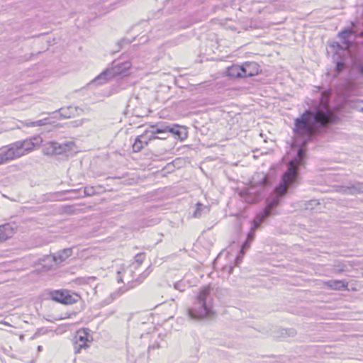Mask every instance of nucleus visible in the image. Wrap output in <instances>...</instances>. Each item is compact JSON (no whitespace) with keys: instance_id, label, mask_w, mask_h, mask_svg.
<instances>
[{"instance_id":"nucleus-26","label":"nucleus","mask_w":363,"mask_h":363,"mask_svg":"<svg viewBox=\"0 0 363 363\" xmlns=\"http://www.w3.org/2000/svg\"><path fill=\"white\" fill-rule=\"evenodd\" d=\"M326 284L334 290H343L347 288V283L342 280H330Z\"/></svg>"},{"instance_id":"nucleus-11","label":"nucleus","mask_w":363,"mask_h":363,"mask_svg":"<svg viewBox=\"0 0 363 363\" xmlns=\"http://www.w3.org/2000/svg\"><path fill=\"white\" fill-rule=\"evenodd\" d=\"M358 35L352 28H347L338 33V37L341 43L345 45V48H350L356 40Z\"/></svg>"},{"instance_id":"nucleus-31","label":"nucleus","mask_w":363,"mask_h":363,"mask_svg":"<svg viewBox=\"0 0 363 363\" xmlns=\"http://www.w3.org/2000/svg\"><path fill=\"white\" fill-rule=\"evenodd\" d=\"M145 258V254L144 252H140L137 254L134 257V262H133L130 265L134 264V268L137 269L140 266V264L143 262Z\"/></svg>"},{"instance_id":"nucleus-8","label":"nucleus","mask_w":363,"mask_h":363,"mask_svg":"<svg viewBox=\"0 0 363 363\" xmlns=\"http://www.w3.org/2000/svg\"><path fill=\"white\" fill-rule=\"evenodd\" d=\"M74 143L72 141H64L62 143L50 141L43 145V152L48 156H69L74 152Z\"/></svg>"},{"instance_id":"nucleus-3","label":"nucleus","mask_w":363,"mask_h":363,"mask_svg":"<svg viewBox=\"0 0 363 363\" xmlns=\"http://www.w3.org/2000/svg\"><path fill=\"white\" fill-rule=\"evenodd\" d=\"M297 178L296 167L294 162H289L287 170L282 177V182L275 190V194L269 197L266 201V206L263 211L269 216L276 215V208L279 205L281 197L287 191L289 185L292 184Z\"/></svg>"},{"instance_id":"nucleus-46","label":"nucleus","mask_w":363,"mask_h":363,"mask_svg":"<svg viewBox=\"0 0 363 363\" xmlns=\"http://www.w3.org/2000/svg\"><path fill=\"white\" fill-rule=\"evenodd\" d=\"M228 257L229 256H233L232 253L231 252H228Z\"/></svg>"},{"instance_id":"nucleus-40","label":"nucleus","mask_w":363,"mask_h":363,"mask_svg":"<svg viewBox=\"0 0 363 363\" xmlns=\"http://www.w3.org/2000/svg\"><path fill=\"white\" fill-rule=\"evenodd\" d=\"M220 259V256H218L217 258L215 259L214 264H217L218 261Z\"/></svg>"},{"instance_id":"nucleus-43","label":"nucleus","mask_w":363,"mask_h":363,"mask_svg":"<svg viewBox=\"0 0 363 363\" xmlns=\"http://www.w3.org/2000/svg\"><path fill=\"white\" fill-rule=\"evenodd\" d=\"M160 137H166V138H167L165 135L166 134H160ZM157 137H159V135H157Z\"/></svg>"},{"instance_id":"nucleus-19","label":"nucleus","mask_w":363,"mask_h":363,"mask_svg":"<svg viewBox=\"0 0 363 363\" xmlns=\"http://www.w3.org/2000/svg\"><path fill=\"white\" fill-rule=\"evenodd\" d=\"M72 255V248H65L62 251L58 252L57 254L52 256L54 262L57 264H60L63 262L66 259Z\"/></svg>"},{"instance_id":"nucleus-14","label":"nucleus","mask_w":363,"mask_h":363,"mask_svg":"<svg viewBox=\"0 0 363 363\" xmlns=\"http://www.w3.org/2000/svg\"><path fill=\"white\" fill-rule=\"evenodd\" d=\"M241 197L247 203H256L259 200L260 194L257 191H254L252 187L245 188L240 193Z\"/></svg>"},{"instance_id":"nucleus-32","label":"nucleus","mask_w":363,"mask_h":363,"mask_svg":"<svg viewBox=\"0 0 363 363\" xmlns=\"http://www.w3.org/2000/svg\"><path fill=\"white\" fill-rule=\"evenodd\" d=\"M174 287L180 292H184L189 288V284L185 281L180 280L174 284Z\"/></svg>"},{"instance_id":"nucleus-25","label":"nucleus","mask_w":363,"mask_h":363,"mask_svg":"<svg viewBox=\"0 0 363 363\" xmlns=\"http://www.w3.org/2000/svg\"><path fill=\"white\" fill-rule=\"evenodd\" d=\"M330 47L333 48L335 50V53L333 55L337 56H347L349 54L348 49L349 48H345V45L343 44H340L338 42H333Z\"/></svg>"},{"instance_id":"nucleus-44","label":"nucleus","mask_w":363,"mask_h":363,"mask_svg":"<svg viewBox=\"0 0 363 363\" xmlns=\"http://www.w3.org/2000/svg\"><path fill=\"white\" fill-rule=\"evenodd\" d=\"M266 181H267V178H266V177H264V178L263 179L262 184H264V183L266 182Z\"/></svg>"},{"instance_id":"nucleus-1","label":"nucleus","mask_w":363,"mask_h":363,"mask_svg":"<svg viewBox=\"0 0 363 363\" xmlns=\"http://www.w3.org/2000/svg\"><path fill=\"white\" fill-rule=\"evenodd\" d=\"M331 94L330 89L322 91L318 104L305 110L294 120L293 133L296 137L311 138L338 120L330 106Z\"/></svg>"},{"instance_id":"nucleus-45","label":"nucleus","mask_w":363,"mask_h":363,"mask_svg":"<svg viewBox=\"0 0 363 363\" xmlns=\"http://www.w3.org/2000/svg\"><path fill=\"white\" fill-rule=\"evenodd\" d=\"M231 271H232V267H230V269H228V274H230L231 273Z\"/></svg>"},{"instance_id":"nucleus-9","label":"nucleus","mask_w":363,"mask_h":363,"mask_svg":"<svg viewBox=\"0 0 363 363\" xmlns=\"http://www.w3.org/2000/svg\"><path fill=\"white\" fill-rule=\"evenodd\" d=\"M150 129L152 130L155 135H157V134L172 133L180 140H183L186 138V133L184 132V128L176 123L161 121L150 124Z\"/></svg>"},{"instance_id":"nucleus-36","label":"nucleus","mask_w":363,"mask_h":363,"mask_svg":"<svg viewBox=\"0 0 363 363\" xmlns=\"http://www.w3.org/2000/svg\"><path fill=\"white\" fill-rule=\"evenodd\" d=\"M95 194V190L92 186H86L84 189V196H91Z\"/></svg>"},{"instance_id":"nucleus-20","label":"nucleus","mask_w":363,"mask_h":363,"mask_svg":"<svg viewBox=\"0 0 363 363\" xmlns=\"http://www.w3.org/2000/svg\"><path fill=\"white\" fill-rule=\"evenodd\" d=\"M89 329H80L77 332L75 339L77 341L87 343L92 341V336L89 333Z\"/></svg>"},{"instance_id":"nucleus-18","label":"nucleus","mask_w":363,"mask_h":363,"mask_svg":"<svg viewBox=\"0 0 363 363\" xmlns=\"http://www.w3.org/2000/svg\"><path fill=\"white\" fill-rule=\"evenodd\" d=\"M210 211V206L208 205H203L201 202H197L195 205V209L192 213V216L195 218H199L202 216L208 213Z\"/></svg>"},{"instance_id":"nucleus-37","label":"nucleus","mask_w":363,"mask_h":363,"mask_svg":"<svg viewBox=\"0 0 363 363\" xmlns=\"http://www.w3.org/2000/svg\"><path fill=\"white\" fill-rule=\"evenodd\" d=\"M117 281L118 283H121V282H124V277H123V270L121 271H118V273H117Z\"/></svg>"},{"instance_id":"nucleus-34","label":"nucleus","mask_w":363,"mask_h":363,"mask_svg":"<svg viewBox=\"0 0 363 363\" xmlns=\"http://www.w3.org/2000/svg\"><path fill=\"white\" fill-rule=\"evenodd\" d=\"M89 347L87 343L82 342L75 340L74 343V350L75 353H79L82 349H86Z\"/></svg>"},{"instance_id":"nucleus-2","label":"nucleus","mask_w":363,"mask_h":363,"mask_svg":"<svg viewBox=\"0 0 363 363\" xmlns=\"http://www.w3.org/2000/svg\"><path fill=\"white\" fill-rule=\"evenodd\" d=\"M214 291L210 286H204L194 298L187 310L189 317L195 320L211 318L214 313Z\"/></svg>"},{"instance_id":"nucleus-12","label":"nucleus","mask_w":363,"mask_h":363,"mask_svg":"<svg viewBox=\"0 0 363 363\" xmlns=\"http://www.w3.org/2000/svg\"><path fill=\"white\" fill-rule=\"evenodd\" d=\"M242 77H253L258 74L259 66L255 62H247L241 65Z\"/></svg>"},{"instance_id":"nucleus-39","label":"nucleus","mask_w":363,"mask_h":363,"mask_svg":"<svg viewBox=\"0 0 363 363\" xmlns=\"http://www.w3.org/2000/svg\"><path fill=\"white\" fill-rule=\"evenodd\" d=\"M173 165L169 163L166 166V168L169 169V170H172Z\"/></svg>"},{"instance_id":"nucleus-13","label":"nucleus","mask_w":363,"mask_h":363,"mask_svg":"<svg viewBox=\"0 0 363 363\" xmlns=\"http://www.w3.org/2000/svg\"><path fill=\"white\" fill-rule=\"evenodd\" d=\"M352 73L357 77H363V54L354 57L352 64Z\"/></svg>"},{"instance_id":"nucleus-7","label":"nucleus","mask_w":363,"mask_h":363,"mask_svg":"<svg viewBox=\"0 0 363 363\" xmlns=\"http://www.w3.org/2000/svg\"><path fill=\"white\" fill-rule=\"evenodd\" d=\"M134 267V264L130 265L122 269L124 279L127 281V284L125 286L120 287L118 289L111 294L109 298L107 299L108 303L118 298L127 291L134 288L136 285L140 284L144 280L145 277H143L142 274H140L136 279H134V269H135Z\"/></svg>"},{"instance_id":"nucleus-29","label":"nucleus","mask_w":363,"mask_h":363,"mask_svg":"<svg viewBox=\"0 0 363 363\" xmlns=\"http://www.w3.org/2000/svg\"><path fill=\"white\" fill-rule=\"evenodd\" d=\"M145 147H146V145L144 143V142L140 140V138L137 136L134 140V143L132 145L133 151L134 152H140Z\"/></svg>"},{"instance_id":"nucleus-28","label":"nucleus","mask_w":363,"mask_h":363,"mask_svg":"<svg viewBox=\"0 0 363 363\" xmlns=\"http://www.w3.org/2000/svg\"><path fill=\"white\" fill-rule=\"evenodd\" d=\"M49 123H50L49 118H45L35 121H26L24 122L25 125L28 127L43 126Z\"/></svg>"},{"instance_id":"nucleus-4","label":"nucleus","mask_w":363,"mask_h":363,"mask_svg":"<svg viewBox=\"0 0 363 363\" xmlns=\"http://www.w3.org/2000/svg\"><path fill=\"white\" fill-rule=\"evenodd\" d=\"M131 67V63L129 61L119 62L113 61L112 67L106 69L95 77L89 85H101L106 83L111 79L118 76H127L129 74V69Z\"/></svg>"},{"instance_id":"nucleus-22","label":"nucleus","mask_w":363,"mask_h":363,"mask_svg":"<svg viewBox=\"0 0 363 363\" xmlns=\"http://www.w3.org/2000/svg\"><path fill=\"white\" fill-rule=\"evenodd\" d=\"M138 137L142 140L143 142L146 145V146L149 144V143L153 140L160 139V140H165L166 137H157L155 135L152 130L150 129L146 130L144 133L138 135Z\"/></svg>"},{"instance_id":"nucleus-41","label":"nucleus","mask_w":363,"mask_h":363,"mask_svg":"<svg viewBox=\"0 0 363 363\" xmlns=\"http://www.w3.org/2000/svg\"><path fill=\"white\" fill-rule=\"evenodd\" d=\"M42 350H43V347H42L41 345H39V346L38 347V351H42Z\"/></svg>"},{"instance_id":"nucleus-24","label":"nucleus","mask_w":363,"mask_h":363,"mask_svg":"<svg viewBox=\"0 0 363 363\" xmlns=\"http://www.w3.org/2000/svg\"><path fill=\"white\" fill-rule=\"evenodd\" d=\"M14 160L9 145L0 149V164Z\"/></svg>"},{"instance_id":"nucleus-15","label":"nucleus","mask_w":363,"mask_h":363,"mask_svg":"<svg viewBox=\"0 0 363 363\" xmlns=\"http://www.w3.org/2000/svg\"><path fill=\"white\" fill-rule=\"evenodd\" d=\"M16 228L10 223L0 225V243L11 238L15 233Z\"/></svg>"},{"instance_id":"nucleus-30","label":"nucleus","mask_w":363,"mask_h":363,"mask_svg":"<svg viewBox=\"0 0 363 363\" xmlns=\"http://www.w3.org/2000/svg\"><path fill=\"white\" fill-rule=\"evenodd\" d=\"M140 224L138 225H135L134 228L139 230L140 228H145L148 226H152L156 224V220L154 219L150 218H143L140 220Z\"/></svg>"},{"instance_id":"nucleus-33","label":"nucleus","mask_w":363,"mask_h":363,"mask_svg":"<svg viewBox=\"0 0 363 363\" xmlns=\"http://www.w3.org/2000/svg\"><path fill=\"white\" fill-rule=\"evenodd\" d=\"M346 265L342 262H335L333 270L336 273H342L345 271Z\"/></svg>"},{"instance_id":"nucleus-27","label":"nucleus","mask_w":363,"mask_h":363,"mask_svg":"<svg viewBox=\"0 0 363 363\" xmlns=\"http://www.w3.org/2000/svg\"><path fill=\"white\" fill-rule=\"evenodd\" d=\"M228 77L242 78V72L241 65H233L228 66Z\"/></svg>"},{"instance_id":"nucleus-17","label":"nucleus","mask_w":363,"mask_h":363,"mask_svg":"<svg viewBox=\"0 0 363 363\" xmlns=\"http://www.w3.org/2000/svg\"><path fill=\"white\" fill-rule=\"evenodd\" d=\"M306 143H303L302 145L298 147L297 150L296 155L295 158L291 160V162H294L296 167V172L298 173V166L303 164V160L306 156Z\"/></svg>"},{"instance_id":"nucleus-5","label":"nucleus","mask_w":363,"mask_h":363,"mask_svg":"<svg viewBox=\"0 0 363 363\" xmlns=\"http://www.w3.org/2000/svg\"><path fill=\"white\" fill-rule=\"evenodd\" d=\"M270 216L267 213H264L262 211L257 213L252 222V226L250 232L247 233L245 241L240 246L238 254L235 257V266H238L242 261L243 257L245 255V252L250 247L251 242L253 241L255 237V231L257 229L262 223H263Z\"/></svg>"},{"instance_id":"nucleus-21","label":"nucleus","mask_w":363,"mask_h":363,"mask_svg":"<svg viewBox=\"0 0 363 363\" xmlns=\"http://www.w3.org/2000/svg\"><path fill=\"white\" fill-rule=\"evenodd\" d=\"M77 111V107H73L70 106L67 108H61L57 111L55 112V113H59L60 116L63 118H69L74 117Z\"/></svg>"},{"instance_id":"nucleus-42","label":"nucleus","mask_w":363,"mask_h":363,"mask_svg":"<svg viewBox=\"0 0 363 363\" xmlns=\"http://www.w3.org/2000/svg\"><path fill=\"white\" fill-rule=\"evenodd\" d=\"M67 192L77 193V190H69V191H67Z\"/></svg>"},{"instance_id":"nucleus-10","label":"nucleus","mask_w":363,"mask_h":363,"mask_svg":"<svg viewBox=\"0 0 363 363\" xmlns=\"http://www.w3.org/2000/svg\"><path fill=\"white\" fill-rule=\"evenodd\" d=\"M52 300L65 304H72L77 302V297L70 295L67 291H54L50 294Z\"/></svg>"},{"instance_id":"nucleus-38","label":"nucleus","mask_w":363,"mask_h":363,"mask_svg":"<svg viewBox=\"0 0 363 363\" xmlns=\"http://www.w3.org/2000/svg\"><path fill=\"white\" fill-rule=\"evenodd\" d=\"M160 347V345L157 342H155L154 344H152V345H150L149 347H148V352H150V350H155V349H158Z\"/></svg>"},{"instance_id":"nucleus-23","label":"nucleus","mask_w":363,"mask_h":363,"mask_svg":"<svg viewBox=\"0 0 363 363\" xmlns=\"http://www.w3.org/2000/svg\"><path fill=\"white\" fill-rule=\"evenodd\" d=\"M347 56H337L333 55V62L335 63V72L338 75L345 67V60Z\"/></svg>"},{"instance_id":"nucleus-16","label":"nucleus","mask_w":363,"mask_h":363,"mask_svg":"<svg viewBox=\"0 0 363 363\" xmlns=\"http://www.w3.org/2000/svg\"><path fill=\"white\" fill-rule=\"evenodd\" d=\"M342 191L347 194H356L363 193V183L354 182L342 186Z\"/></svg>"},{"instance_id":"nucleus-6","label":"nucleus","mask_w":363,"mask_h":363,"mask_svg":"<svg viewBox=\"0 0 363 363\" xmlns=\"http://www.w3.org/2000/svg\"><path fill=\"white\" fill-rule=\"evenodd\" d=\"M43 143V138L40 135H35L23 140H18L9 145L13 159L19 158Z\"/></svg>"},{"instance_id":"nucleus-35","label":"nucleus","mask_w":363,"mask_h":363,"mask_svg":"<svg viewBox=\"0 0 363 363\" xmlns=\"http://www.w3.org/2000/svg\"><path fill=\"white\" fill-rule=\"evenodd\" d=\"M281 335L284 336H291L293 337L296 334V332L294 329H282L281 330Z\"/></svg>"}]
</instances>
